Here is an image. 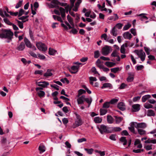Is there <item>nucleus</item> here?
Masks as SVG:
<instances>
[{"label": "nucleus", "instance_id": "nucleus-1", "mask_svg": "<svg viewBox=\"0 0 156 156\" xmlns=\"http://www.w3.org/2000/svg\"><path fill=\"white\" fill-rule=\"evenodd\" d=\"M3 32L5 34V38H7V43H9L12 41L13 35V33L10 30L4 29Z\"/></svg>", "mask_w": 156, "mask_h": 156}, {"label": "nucleus", "instance_id": "nucleus-2", "mask_svg": "<svg viewBox=\"0 0 156 156\" xmlns=\"http://www.w3.org/2000/svg\"><path fill=\"white\" fill-rule=\"evenodd\" d=\"M75 114L76 118L75 119V123L73 124V127L74 128L78 127L83 124V122L80 115L76 113H75Z\"/></svg>", "mask_w": 156, "mask_h": 156}, {"label": "nucleus", "instance_id": "nucleus-3", "mask_svg": "<svg viewBox=\"0 0 156 156\" xmlns=\"http://www.w3.org/2000/svg\"><path fill=\"white\" fill-rule=\"evenodd\" d=\"M134 52L138 56V57L140 58L141 60L143 62L144 61L146 55L145 52L143 51L142 50H136L134 51Z\"/></svg>", "mask_w": 156, "mask_h": 156}, {"label": "nucleus", "instance_id": "nucleus-4", "mask_svg": "<svg viewBox=\"0 0 156 156\" xmlns=\"http://www.w3.org/2000/svg\"><path fill=\"white\" fill-rule=\"evenodd\" d=\"M36 45L40 50L45 51L47 49V48L45 45L41 42H39L36 43Z\"/></svg>", "mask_w": 156, "mask_h": 156}, {"label": "nucleus", "instance_id": "nucleus-5", "mask_svg": "<svg viewBox=\"0 0 156 156\" xmlns=\"http://www.w3.org/2000/svg\"><path fill=\"white\" fill-rule=\"evenodd\" d=\"M97 127L101 134L108 133L106 126L104 125H101Z\"/></svg>", "mask_w": 156, "mask_h": 156}, {"label": "nucleus", "instance_id": "nucleus-6", "mask_svg": "<svg viewBox=\"0 0 156 156\" xmlns=\"http://www.w3.org/2000/svg\"><path fill=\"white\" fill-rule=\"evenodd\" d=\"M59 2L58 0H52L51 3L49 5V6L50 8H58L59 7L58 6L59 5Z\"/></svg>", "mask_w": 156, "mask_h": 156}, {"label": "nucleus", "instance_id": "nucleus-7", "mask_svg": "<svg viewBox=\"0 0 156 156\" xmlns=\"http://www.w3.org/2000/svg\"><path fill=\"white\" fill-rule=\"evenodd\" d=\"M110 47L106 46L103 48L101 50L102 53L103 55L107 56L110 52Z\"/></svg>", "mask_w": 156, "mask_h": 156}, {"label": "nucleus", "instance_id": "nucleus-8", "mask_svg": "<svg viewBox=\"0 0 156 156\" xmlns=\"http://www.w3.org/2000/svg\"><path fill=\"white\" fill-rule=\"evenodd\" d=\"M140 109V105L139 104L133 105L132 106L131 110L132 112H136L139 111Z\"/></svg>", "mask_w": 156, "mask_h": 156}, {"label": "nucleus", "instance_id": "nucleus-9", "mask_svg": "<svg viewBox=\"0 0 156 156\" xmlns=\"http://www.w3.org/2000/svg\"><path fill=\"white\" fill-rule=\"evenodd\" d=\"M79 68L78 66H73L69 69V71L72 74L76 73L78 72Z\"/></svg>", "mask_w": 156, "mask_h": 156}, {"label": "nucleus", "instance_id": "nucleus-10", "mask_svg": "<svg viewBox=\"0 0 156 156\" xmlns=\"http://www.w3.org/2000/svg\"><path fill=\"white\" fill-rule=\"evenodd\" d=\"M36 83L38 86L41 87H46L49 85V83L46 81H44L41 82H36Z\"/></svg>", "mask_w": 156, "mask_h": 156}, {"label": "nucleus", "instance_id": "nucleus-11", "mask_svg": "<svg viewBox=\"0 0 156 156\" xmlns=\"http://www.w3.org/2000/svg\"><path fill=\"white\" fill-rule=\"evenodd\" d=\"M136 123L137 124L135 126V127L137 129H140L141 128L142 129L146 128L147 126V125L144 122H141L137 123L136 122Z\"/></svg>", "mask_w": 156, "mask_h": 156}, {"label": "nucleus", "instance_id": "nucleus-12", "mask_svg": "<svg viewBox=\"0 0 156 156\" xmlns=\"http://www.w3.org/2000/svg\"><path fill=\"white\" fill-rule=\"evenodd\" d=\"M25 48V44L23 42H21L20 44L18 45L16 49L19 51H23Z\"/></svg>", "mask_w": 156, "mask_h": 156}, {"label": "nucleus", "instance_id": "nucleus-13", "mask_svg": "<svg viewBox=\"0 0 156 156\" xmlns=\"http://www.w3.org/2000/svg\"><path fill=\"white\" fill-rule=\"evenodd\" d=\"M77 99V102L78 105L83 104L84 101V99H85V95H82L80 97H78Z\"/></svg>", "mask_w": 156, "mask_h": 156}, {"label": "nucleus", "instance_id": "nucleus-14", "mask_svg": "<svg viewBox=\"0 0 156 156\" xmlns=\"http://www.w3.org/2000/svg\"><path fill=\"white\" fill-rule=\"evenodd\" d=\"M58 8H59L60 11V12L61 14V17L63 19H64V18L66 17V11L65 9L61 7H59Z\"/></svg>", "mask_w": 156, "mask_h": 156}, {"label": "nucleus", "instance_id": "nucleus-15", "mask_svg": "<svg viewBox=\"0 0 156 156\" xmlns=\"http://www.w3.org/2000/svg\"><path fill=\"white\" fill-rule=\"evenodd\" d=\"M123 37L125 39L130 40L133 37L132 35L129 32L124 33L123 34Z\"/></svg>", "mask_w": 156, "mask_h": 156}, {"label": "nucleus", "instance_id": "nucleus-16", "mask_svg": "<svg viewBox=\"0 0 156 156\" xmlns=\"http://www.w3.org/2000/svg\"><path fill=\"white\" fill-rule=\"evenodd\" d=\"M117 107L119 109L122 111H124L126 109L125 104L122 102L119 103L118 104Z\"/></svg>", "mask_w": 156, "mask_h": 156}, {"label": "nucleus", "instance_id": "nucleus-17", "mask_svg": "<svg viewBox=\"0 0 156 156\" xmlns=\"http://www.w3.org/2000/svg\"><path fill=\"white\" fill-rule=\"evenodd\" d=\"M52 70L49 69H47L46 72L44 73L43 76H44L47 78H48L49 76H51L53 74L51 72Z\"/></svg>", "mask_w": 156, "mask_h": 156}, {"label": "nucleus", "instance_id": "nucleus-18", "mask_svg": "<svg viewBox=\"0 0 156 156\" xmlns=\"http://www.w3.org/2000/svg\"><path fill=\"white\" fill-rule=\"evenodd\" d=\"M45 146L43 144H41L38 147V150L40 151V153L41 154L45 151Z\"/></svg>", "mask_w": 156, "mask_h": 156}, {"label": "nucleus", "instance_id": "nucleus-19", "mask_svg": "<svg viewBox=\"0 0 156 156\" xmlns=\"http://www.w3.org/2000/svg\"><path fill=\"white\" fill-rule=\"evenodd\" d=\"M25 44L26 46L28 48H30L32 44L30 41L26 37H25L24 40Z\"/></svg>", "mask_w": 156, "mask_h": 156}, {"label": "nucleus", "instance_id": "nucleus-20", "mask_svg": "<svg viewBox=\"0 0 156 156\" xmlns=\"http://www.w3.org/2000/svg\"><path fill=\"white\" fill-rule=\"evenodd\" d=\"M129 76L127 79V80L128 82H131L133 80V74L131 73H128Z\"/></svg>", "mask_w": 156, "mask_h": 156}, {"label": "nucleus", "instance_id": "nucleus-21", "mask_svg": "<svg viewBox=\"0 0 156 156\" xmlns=\"http://www.w3.org/2000/svg\"><path fill=\"white\" fill-rule=\"evenodd\" d=\"M135 123L132 122L130 123V127H128V129L132 132L134 133L135 132Z\"/></svg>", "mask_w": 156, "mask_h": 156}, {"label": "nucleus", "instance_id": "nucleus-22", "mask_svg": "<svg viewBox=\"0 0 156 156\" xmlns=\"http://www.w3.org/2000/svg\"><path fill=\"white\" fill-rule=\"evenodd\" d=\"M112 84L108 83H104L103 84V86L101 87V88L103 89L106 88H112Z\"/></svg>", "mask_w": 156, "mask_h": 156}, {"label": "nucleus", "instance_id": "nucleus-23", "mask_svg": "<svg viewBox=\"0 0 156 156\" xmlns=\"http://www.w3.org/2000/svg\"><path fill=\"white\" fill-rule=\"evenodd\" d=\"M145 143H152L153 144H156V139H152L150 138H149L147 140H145L144 141Z\"/></svg>", "mask_w": 156, "mask_h": 156}, {"label": "nucleus", "instance_id": "nucleus-24", "mask_svg": "<svg viewBox=\"0 0 156 156\" xmlns=\"http://www.w3.org/2000/svg\"><path fill=\"white\" fill-rule=\"evenodd\" d=\"M150 95L147 94L144 96L142 97V101L143 102H145L148 99L151 98Z\"/></svg>", "mask_w": 156, "mask_h": 156}, {"label": "nucleus", "instance_id": "nucleus-25", "mask_svg": "<svg viewBox=\"0 0 156 156\" xmlns=\"http://www.w3.org/2000/svg\"><path fill=\"white\" fill-rule=\"evenodd\" d=\"M155 115V113L154 111L151 109L148 110L147 112V115L149 116H154Z\"/></svg>", "mask_w": 156, "mask_h": 156}, {"label": "nucleus", "instance_id": "nucleus-26", "mask_svg": "<svg viewBox=\"0 0 156 156\" xmlns=\"http://www.w3.org/2000/svg\"><path fill=\"white\" fill-rule=\"evenodd\" d=\"M120 141L123 143V145H125L127 144V140L126 137L122 136L121 137L120 139Z\"/></svg>", "mask_w": 156, "mask_h": 156}, {"label": "nucleus", "instance_id": "nucleus-27", "mask_svg": "<svg viewBox=\"0 0 156 156\" xmlns=\"http://www.w3.org/2000/svg\"><path fill=\"white\" fill-rule=\"evenodd\" d=\"M105 64L108 67H111L115 65V64L111 62H106L105 63Z\"/></svg>", "mask_w": 156, "mask_h": 156}, {"label": "nucleus", "instance_id": "nucleus-28", "mask_svg": "<svg viewBox=\"0 0 156 156\" xmlns=\"http://www.w3.org/2000/svg\"><path fill=\"white\" fill-rule=\"evenodd\" d=\"M67 19L70 24L73 26V27L74 25L73 20L69 15L67 16Z\"/></svg>", "mask_w": 156, "mask_h": 156}, {"label": "nucleus", "instance_id": "nucleus-29", "mask_svg": "<svg viewBox=\"0 0 156 156\" xmlns=\"http://www.w3.org/2000/svg\"><path fill=\"white\" fill-rule=\"evenodd\" d=\"M84 101H86L88 104V107H89L92 102V99L91 97L90 98H86L85 97Z\"/></svg>", "mask_w": 156, "mask_h": 156}, {"label": "nucleus", "instance_id": "nucleus-30", "mask_svg": "<svg viewBox=\"0 0 156 156\" xmlns=\"http://www.w3.org/2000/svg\"><path fill=\"white\" fill-rule=\"evenodd\" d=\"M7 142V139L6 138L3 137L1 140V144L2 147L5 146Z\"/></svg>", "mask_w": 156, "mask_h": 156}, {"label": "nucleus", "instance_id": "nucleus-31", "mask_svg": "<svg viewBox=\"0 0 156 156\" xmlns=\"http://www.w3.org/2000/svg\"><path fill=\"white\" fill-rule=\"evenodd\" d=\"M102 121V119L99 117H95L94 119V122L97 123H100Z\"/></svg>", "mask_w": 156, "mask_h": 156}, {"label": "nucleus", "instance_id": "nucleus-32", "mask_svg": "<svg viewBox=\"0 0 156 156\" xmlns=\"http://www.w3.org/2000/svg\"><path fill=\"white\" fill-rule=\"evenodd\" d=\"M110 33L112 35L115 37H116L117 35V31L115 27H114L112 29Z\"/></svg>", "mask_w": 156, "mask_h": 156}, {"label": "nucleus", "instance_id": "nucleus-33", "mask_svg": "<svg viewBox=\"0 0 156 156\" xmlns=\"http://www.w3.org/2000/svg\"><path fill=\"white\" fill-rule=\"evenodd\" d=\"M107 120L109 124H112L113 122V119L111 115H108L107 116Z\"/></svg>", "mask_w": 156, "mask_h": 156}, {"label": "nucleus", "instance_id": "nucleus-34", "mask_svg": "<svg viewBox=\"0 0 156 156\" xmlns=\"http://www.w3.org/2000/svg\"><path fill=\"white\" fill-rule=\"evenodd\" d=\"M138 133L140 135H145L146 134V131L143 129H137Z\"/></svg>", "mask_w": 156, "mask_h": 156}, {"label": "nucleus", "instance_id": "nucleus-35", "mask_svg": "<svg viewBox=\"0 0 156 156\" xmlns=\"http://www.w3.org/2000/svg\"><path fill=\"white\" fill-rule=\"evenodd\" d=\"M28 17H29L28 16H22L21 17L19 18L18 19L19 20H22V22L24 23L28 20V19H27V20H25L26 19H27Z\"/></svg>", "mask_w": 156, "mask_h": 156}, {"label": "nucleus", "instance_id": "nucleus-36", "mask_svg": "<svg viewBox=\"0 0 156 156\" xmlns=\"http://www.w3.org/2000/svg\"><path fill=\"white\" fill-rule=\"evenodd\" d=\"M16 21L17 22V25L20 28V29H23V23L24 22L19 21L18 20H16Z\"/></svg>", "mask_w": 156, "mask_h": 156}, {"label": "nucleus", "instance_id": "nucleus-37", "mask_svg": "<svg viewBox=\"0 0 156 156\" xmlns=\"http://www.w3.org/2000/svg\"><path fill=\"white\" fill-rule=\"evenodd\" d=\"M84 149L88 154H92L94 151V149L92 148L90 149L85 148Z\"/></svg>", "mask_w": 156, "mask_h": 156}, {"label": "nucleus", "instance_id": "nucleus-38", "mask_svg": "<svg viewBox=\"0 0 156 156\" xmlns=\"http://www.w3.org/2000/svg\"><path fill=\"white\" fill-rule=\"evenodd\" d=\"M37 94L38 96L40 98H42L44 97L45 95V93L44 91L40 90L38 92Z\"/></svg>", "mask_w": 156, "mask_h": 156}, {"label": "nucleus", "instance_id": "nucleus-39", "mask_svg": "<svg viewBox=\"0 0 156 156\" xmlns=\"http://www.w3.org/2000/svg\"><path fill=\"white\" fill-rule=\"evenodd\" d=\"M56 52V51L53 49L49 48V54L51 55H54Z\"/></svg>", "mask_w": 156, "mask_h": 156}, {"label": "nucleus", "instance_id": "nucleus-40", "mask_svg": "<svg viewBox=\"0 0 156 156\" xmlns=\"http://www.w3.org/2000/svg\"><path fill=\"white\" fill-rule=\"evenodd\" d=\"M144 106V108L147 109H149L153 108V105H152L147 103H145Z\"/></svg>", "mask_w": 156, "mask_h": 156}, {"label": "nucleus", "instance_id": "nucleus-41", "mask_svg": "<svg viewBox=\"0 0 156 156\" xmlns=\"http://www.w3.org/2000/svg\"><path fill=\"white\" fill-rule=\"evenodd\" d=\"M115 117V118L116 122L117 124L120 122L122 121L123 119L122 117H117L116 116Z\"/></svg>", "mask_w": 156, "mask_h": 156}, {"label": "nucleus", "instance_id": "nucleus-42", "mask_svg": "<svg viewBox=\"0 0 156 156\" xmlns=\"http://www.w3.org/2000/svg\"><path fill=\"white\" fill-rule=\"evenodd\" d=\"M23 1L22 0H19V2L16 5L15 8L18 9L22 5Z\"/></svg>", "mask_w": 156, "mask_h": 156}, {"label": "nucleus", "instance_id": "nucleus-43", "mask_svg": "<svg viewBox=\"0 0 156 156\" xmlns=\"http://www.w3.org/2000/svg\"><path fill=\"white\" fill-rule=\"evenodd\" d=\"M107 112L106 109H101L100 110V115H103L105 114Z\"/></svg>", "mask_w": 156, "mask_h": 156}, {"label": "nucleus", "instance_id": "nucleus-44", "mask_svg": "<svg viewBox=\"0 0 156 156\" xmlns=\"http://www.w3.org/2000/svg\"><path fill=\"white\" fill-rule=\"evenodd\" d=\"M131 26V25L130 23H128L124 27L123 30H128L129 29Z\"/></svg>", "mask_w": 156, "mask_h": 156}, {"label": "nucleus", "instance_id": "nucleus-45", "mask_svg": "<svg viewBox=\"0 0 156 156\" xmlns=\"http://www.w3.org/2000/svg\"><path fill=\"white\" fill-rule=\"evenodd\" d=\"M91 71L92 73H94V74H98V76H99L100 75L98 72L97 71L95 67H92L91 69Z\"/></svg>", "mask_w": 156, "mask_h": 156}, {"label": "nucleus", "instance_id": "nucleus-46", "mask_svg": "<svg viewBox=\"0 0 156 156\" xmlns=\"http://www.w3.org/2000/svg\"><path fill=\"white\" fill-rule=\"evenodd\" d=\"M78 94L77 95V97H79L81 94L85 93L86 91L83 89H80L78 90Z\"/></svg>", "mask_w": 156, "mask_h": 156}, {"label": "nucleus", "instance_id": "nucleus-47", "mask_svg": "<svg viewBox=\"0 0 156 156\" xmlns=\"http://www.w3.org/2000/svg\"><path fill=\"white\" fill-rule=\"evenodd\" d=\"M110 103L109 102H106L103 105V107L105 108H108L110 107Z\"/></svg>", "mask_w": 156, "mask_h": 156}, {"label": "nucleus", "instance_id": "nucleus-48", "mask_svg": "<svg viewBox=\"0 0 156 156\" xmlns=\"http://www.w3.org/2000/svg\"><path fill=\"white\" fill-rule=\"evenodd\" d=\"M108 36L106 34H102L101 36V39H104L106 41H108Z\"/></svg>", "mask_w": 156, "mask_h": 156}, {"label": "nucleus", "instance_id": "nucleus-49", "mask_svg": "<svg viewBox=\"0 0 156 156\" xmlns=\"http://www.w3.org/2000/svg\"><path fill=\"white\" fill-rule=\"evenodd\" d=\"M144 68V66L143 65H137L135 67L136 69L138 71L141 70Z\"/></svg>", "mask_w": 156, "mask_h": 156}, {"label": "nucleus", "instance_id": "nucleus-50", "mask_svg": "<svg viewBox=\"0 0 156 156\" xmlns=\"http://www.w3.org/2000/svg\"><path fill=\"white\" fill-rule=\"evenodd\" d=\"M4 22L7 24L9 25H12V23L7 18H4L3 19Z\"/></svg>", "mask_w": 156, "mask_h": 156}, {"label": "nucleus", "instance_id": "nucleus-51", "mask_svg": "<svg viewBox=\"0 0 156 156\" xmlns=\"http://www.w3.org/2000/svg\"><path fill=\"white\" fill-rule=\"evenodd\" d=\"M119 70V67L113 68L111 69V72H113L114 73H116Z\"/></svg>", "mask_w": 156, "mask_h": 156}, {"label": "nucleus", "instance_id": "nucleus-52", "mask_svg": "<svg viewBox=\"0 0 156 156\" xmlns=\"http://www.w3.org/2000/svg\"><path fill=\"white\" fill-rule=\"evenodd\" d=\"M100 55V52L99 51H95L94 52V57L95 58H98Z\"/></svg>", "mask_w": 156, "mask_h": 156}, {"label": "nucleus", "instance_id": "nucleus-53", "mask_svg": "<svg viewBox=\"0 0 156 156\" xmlns=\"http://www.w3.org/2000/svg\"><path fill=\"white\" fill-rule=\"evenodd\" d=\"M60 81L63 83H66L67 84H69V81L66 78L61 79Z\"/></svg>", "mask_w": 156, "mask_h": 156}, {"label": "nucleus", "instance_id": "nucleus-54", "mask_svg": "<svg viewBox=\"0 0 156 156\" xmlns=\"http://www.w3.org/2000/svg\"><path fill=\"white\" fill-rule=\"evenodd\" d=\"M24 10L23 9H21L19 10V12H18V16L19 17H20L24 14Z\"/></svg>", "mask_w": 156, "mask_h": 156}, {"label": "nucleus", "instance_id": "nucleus-55", "mask_svg": "<svg viewBox=\"0 0 156 156\" xmlns=\"http://www.w3.org/2000/svg\"><path fill=\"white\" fill-rule=\"evenodd\" d=\"M119 100L117 99H112L109 102L111 104H114L116 103Z\"/></svg>", "mask_w": 156, "mask_h": 156}, {"label": "nucleus", "instance_id": "nucleus-56", "mask_svg": "<svg viewBox=\"0 0 156 156\" xmlns=\"http://www.w3.org/2000/svg\"><path fill=\"white\" fill-rule=\"evenodd\" d=\"M122 129L119 127H114L113 129V130L115 132L120 131Z\"/></svg>", "mask_w": 156, "mask_h": 156}, {"label": "nucleus", "instance_id": "nucleus-57", "mask_svg": "<svg viewBox=\"0 0 156 156\" xmlns=\"http://www.w3.org/2000/svg\"><path fill=\"white\" fill-rule=\"evenodd\" d=\"M34 73L35 75H42L43 74V71L42 70H37L35 71Z\"/></svg>", "mask_w": 156, "mask_h": 156}, {"label": "nucleus", "instance_id": "nucleus-58", "mask_svg": "<svg viewBox=\"0 0 156 156\" xmlns=\"http://www.w3.org/2000/svg\"><path fill=\"white\" fill-rule=\"evenodd\" d=\"M29 34H30V38L32 40H34V36H33V33L32 32L31 30L30 29V30H29Z\"/></svg>", "mask_w": 156, "mask_h": 156}, {"label": "nucleus", "instance_id": "nucleus-59", "mask_svg": "<svg viewBox=\"0 0 156 156\" xmlns=\"http://www.w3.org/2000/svg\"><path fill=\"white\" fill-rule=\"evenodd\" d=\"M115 134H112L109 136V139L115 141L116 140V139L115 138Z\"/></svg>", "mask_w": 156, "mask_h": 156}, {"label": "nucleus", "instance_id": "nucleus-60", "mask_svg": "<svg viewBox=\"0 0 156 156\" xmlns=\"http://www.w3.org/2000/svg\"><path fill=\"white\" fill-rule=\"evenodd\" d=\"M131 33L134 36L136 35V30L135 29L132 28L130 30Z\"/></svg>", "mask_w": 156, "mask_h": 156}, {"label": "nucleus", "instance_id": "nucleus-61", "mask_svg": "<svg viewBox=\"0 0 156 156\" xmlns=\"http://www.w3.org/2000/svg\"><path fill=\"white\" fill-rule=\"evenodd\" d=\"M118 55L117 52L116 50L114 51L111 54V56L112 57L118 56Z\"/></svg>", "mask_w": 156, "mask_h": 156}, {"label": "nucleus", "instance_id": "nucleus-62", "mask_svg": "<svg viewBox=\"0 0 156 156\" xmlns=\"http://www.w3.org/2000/svg\"><path fill=\"white\" fill-rule=\"evenodd\" d=\"M152 145H147L144 147V148L147 151H149L152 149Z\"/></svg>", "mask_w": 156, "mask_h": 156}, {"label": "nucleus", "instance_id": "nucleus-63", "mask_svg": "<svg viewBox=\"0 0 156 156\" xmlns=\"http://www.w3.org/2000/svg\"><path fill=\"white\" fill-rule=\"evenodd\" d=\"M100 59H102L104 61H109L110 59L108 57H106L103 56H102L100 57Z\"/></svg>", "mask_w": 156, "mask_h": 156}, {"label": "nucleus", "instance_id": "nucleus-64", "mask_svg": "<svg viewBox=\"0 0 156 156\" xmlns=\"http://www.w3.org/2000/svg\"><path fill=\"white\" fill-rule=\"evenodd\" d=\"M129 135V133L126 130H123L121 133V135L122 136H127Z\"/></svg>", "mask_w": 156, "mask_h": 156}]
</instances>
